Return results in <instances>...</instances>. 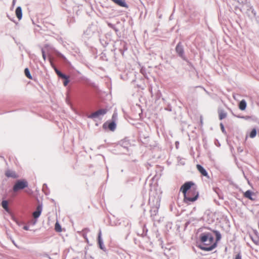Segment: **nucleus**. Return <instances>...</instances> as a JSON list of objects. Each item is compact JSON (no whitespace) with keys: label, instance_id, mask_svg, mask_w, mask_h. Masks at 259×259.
<instances>
[{"label":"nucleus","instance_id":"obj_1","mask_svg":"<svg viewBox=\"0 0 259 259\" xmlns=\"http://www.w3.org/2000/svg\"><path fill=\"white\" fill-rule=\"evenodd\" d=\"M209 231L200 233L196 242L197 246L202 250L211 251L215 248L222 239V234L217 230L207 228Z\"/></svg>","mask_w":259,"mask_h":259},{"label":"nucleus","instance_id":"obj_2","mask_svg":"<svg viewBox=\"0 0 259 259\" xmlns=\"http://www.w3.org/2000/svg\"><path fill=\"white\" fill-rule=\"evenodd\" d=\"M97 33H98L97 26L92 23L90 24L84 31L82 38L86 42L90 39H92Z\"/></svg>","mask_w":259,"mask_h":259},{"label":"nucleus","instance_id":"obj_3","mask_svg":"<svg viewBox=\"0 0 259 259\" xmlns=\"http://www.w3.org/2000/svg\"><path fill=\"white\" fill-rule=\"evenodd\" d=\"M160 199L158 197H155L150 196L149 199V203L150 205L151 209L150 212L151 213V217L152 219H154L155 216L156 215L158 212V209L160 206Z\"/></svg>","mask_w":259,"mask_h":259},{"label":"nucleus","instance_id":"obj_4","mask_svg":"<svg viewBox=\"0 0 259 259\" xmlns=\"http://www.w3.org/2000/svg\"><path fill=\"white\" fill-rule=\"evenodd\" d=\"M197 185L193 181H187L181 186L180 191L184 195L188 193V192H197Z\"/></svg>","mask_w":259,"mask_h":259},{"label":"nucleus","instance_id":"obj_5","mask_svg":"<svg viewBox=\"0 0 259 259\" xmlns=\"http://www.w3.org/2000/svg\"><path fill=\"white\" fill-rule=\"evenodd\" d=\"M28 186V183L25 179L17 180L13 185L12 191L13 192H17L19 191L24 190Z\"/></svg>","mask_w":259,"mask_h":259},{"label":"nucleus","instance_id":"obj_6","mask_svg":"<svg viewBox=\"0 0 259 259\" xmlns=\"http://www.w3.org/2000/svg\"><path fill=\"white\" fill-rule=\"evenodd\" d=\"M198 197L199 192L198 191L192 193L188 192V193L184 195V201L188 204H190L195 201L198 198Z\"/></svg>","mask_w":259,"mask_h":259},{"label":"nucleus","instance_id":"obj_7","mask_svg":"<svg viewBox=\"0 0 259 259\" xmlns=\"http://www.w3.org/2000/svg\"><path fill=\"white\" fill-rule=\"evenodd\" d=\"M243 10L246 9V13L248 16L251 19L254 18H255L256 22L258 23V20L257 19L256 11L253 9V7L251 6L250 2H247L246 4L243 5Z\"/></svg>","mask_w":259,"mask_h":259},{"label":"nucleus","instance_id":"obj_8","mask_svg":"<svg viewBox=\"0 0 259 259\" xmlns=\"http://www.w3.org/2000/svg\"><path fill=\"white\" fill-rule=\"evenodd\" d=\"M116 48L114 49V51L117 50L122 56L124 55V52L127 50V43L122 40H118L115 42Z\"/></svg>","mask_w":259,"mask_h":259},{"label":"nucleus","instance_id":"obj_9","mask_svg":"<svg viewBox=\"0 0 259 259\" xmlns=\"http://www.w3.org/2000/svg\"><path fill=\"white\" fill-rule=\"evenodd\" d=\"M56 73L58 77L63 80V84L64 86L67 87L70 82V76L63 73L59 69H55Z\"/></svg>","mask_w":259,"mask_h":259},{"label":"nucleus","instance_id":"obj_10","mask_svg":"<svg viewBox=\"0 0 259 259\" xmlns=\"http://www.w3.org/2000/svg\"><path fill=\"white\" fill-rule=\"evenodd\" d=\"M175 51L179 57L183 60H186V56L185 54L184 48L181 41H179L175 48Z\"/></svg>","mask_w":259,"mask_h":259},{"label":"nucleus","instance_id":"obj_11","mask_svg":"<svg viewBox=\"0 0 259 259\" xmlns=\"http://www.w3.org/2000/svg\"><path fill=\"white\" fill-rule=\"evenodd\" d=\"M116 128V123L114 120H107L103 124V128L105 131L109 130L111 132H114Z\"/></svg>","mask_w":259,"mask_h":259},{"label":"nucleus","instance_id":"obj_12","mask_svg":"<svg viewBox=\"0 0 259 259\" xmlns=\"http://www.w3.org/2000/svg\"><path fill=\"white\" fill-rule=\"evenodd\" d=\"M55 54L57 57L64 65H65L68 68H70L71 67V64L70 62L63 54L58 51H55Z\"/></svg>","mask_w":259,"mask_h":259},{"label":"nucleus","instance_id":"obj_13","mask_svg":"<svg viewBox=\"0 0 259 259\" xmlns=\"http://www.w3.org/2000/svg\"><path fill=\"white\" fill-rule=\"evenodd\" d=\"M107 111V109H101L89 115L88 117L91 119L99 118L100 116L106 114Z\"/></svg>","mask_w":259,"mask_h":259},{"label":"nucleus","instance_id":"obj_14","mask_svg":"<svg viewBox=\"0 0 259 259\" xmlns=\"http://www.w3.org/2000/svg\"><path fill=\"white\" fill-rule=\"evenodd\" d=\"M119 146L124 149L126 151H128V148L131 146L130 140L126 137L121 141H119L117 146Z\"/></svg>","mask_w":259,"mask_h":259},{"label":"nucleus","instance_id":"obj_15","mask_svg":"<svg viewBox=\"0 0 259 259\" xmlns=\"http://www.w3.org/2000/svg\"><path fill=\"white\" fill-rule=\"evenodd\" d=\"M37 202L39 203V200L38 198L36 199ZM42 210V203H39L37 206L36 210L33 212V216L34 219L37 220L41 214Z\"/></svg>","mask_w":259,"mask_h":259},{"label":"nucleus","instance_id":"obj_16","mask_svg":"<svg viewBox=\"0 0 259 259\" xmlns=\"http://www.w3.org/2000/svg\"><path fill=\"white\" fill-rule=\"evenodd\" d=\"M97 242L99 247L104 251H106L105 246L104 245L103 239L102 238L101 231L100 230L98 234Z\"/></svg>","mask_w":259,"mask_h":259},{"label":"nucleus","instance_id":"obj_17","mask_svg":"<svg viewBox=\"0 0 259 259\" xmlns=\"http://www.w3.org/2000/svg\"><path fill=\"white\" fill-rule=\"evenodd\" d=\"M196 167L199 172L201 174L202 176L205 177L208 179H209L208 172L201 165L198 164L196 165Z\"/></svg>","mask_w":259,"mask_h":259},{"label":"nucleus","instance_id":"obj_18","mask_svg":"<svg viewBox=\"0 0 259 259\" xmlns=\"http://www.w3.org/2000/svg\"><path fill=\"white\" fill-rule=\"evenodd\" d=\"M253 195H255V194L250 190H248L243 193L244 197L250 200H254L255 199L253 197Z\"/></svg>","mask_w":259,"mask_h":259},{"label":"nucleus","instance_id":"obj_19","mask_svg":"<svg viewBox=\"0 0 259 259\" xmlns=\"http://www.w3.org/2000/svg\"><path fill=\"white\" fill-rule=\"evenodd\" d=\"M114 3L116 4L117 5L125 8H128V5L126 4L125 0H111Z\"/></svg>","mask_w":259,"mask_h":259},{"label":"nucleus","instance_id":"obj_20","mask_svg":"<svg viewBox=\"0 0 259 259\" xmlns=\"http://www.w3.org/2000/svg\"><path fill=\"white\" fill-rule=\"evenodd\" d=\"M1 205L4 209L9 213H11V211L10 210L9 206H8V200L5 199L4 198L3 199Z\"/></svg>","mask_w":259,"mask_h":259},{"label":"nucleus","instance_id":"obj_21","mask_svg":"<svg viewBox=\"0 0 259 259\" xmlns=\"http://www.w3.org/2000/svg\"><path fill=\"white\" fill-rule=\"evenodd\" d=\"M5 175L8 178H12L14 179L18 178V175L16 174V172L10 170H7L5 172Z\"/></svg>","mask_w":259,"mask_h":259},{"label":"nucleus","instance_id":"obj_22","mask_svg":"<svg viewBox=\"0 0 259 259\" xmlns=\"http://www.w3.org/2000/svg\"><path fill=\"white\" fill-rule=\"evenodd\" d=\"M15 13L18 20H20L22 18V10L20 6H18L16 8Z\"/></svg>","mask_w":259,"mask_h":259},{"label":"nucleus","instance_id":"obj_23","mask_svg":"<svg viewBox=\"0 0 259 259\" xmlns=\"http://www.w3.org/2000/svg\"><path fill=\"white\" fill-rule=\"evenodd\" d=\"M213 191L218 195L219 199H223L224 195L222 190L218 187H213Z\"/></svg>","mask_w":259,"mask_h":259},{"label":"nucleus","instance_id":"obj_24","mask_svg":"<svg viewBox=\"0 0 259 259\" xmlns=\"http://www.w3.org/2000/svg\"><path fill=\"white\" fill-rule=\"evenodd\" d=\"M247 107V103L244 99L242 100L239 102L238 104L239 109L242 111H244L246 109Z\"/></svg>","mask_w":259,"mask_h":259},{"label":"nucleus","instance_id":"obj_25","mask_svg":"<svg viewBox=\"0 0 259 259\" xmlns=\"http://www.w3.org/2000/svg\"><path fill=\"white\" fill-rule=\"evenodd\" d=\"M99 40L103 47H106L109 44V41L107 40L106 36L103 38H99Z\"/></svg>","mask_w":259,"mask_h":259},{"label":"nucleus","instance_id":"obj_26","mask_svg":"<svg viewBox=\"0 0 259 259\" xmlns=\"http://www.w3.org/2000/svg\"><path fill=\"white\" fill-rule=\"evenodd\" d=\"M219 119L222 120L227 117V113L223 109L218 111Z\"/></svg>","mask_w":259,"mask_h":259},{"label":"nucleus","instance_id":"obj_27","mask_svg":"<svg viewBox=\"0 0 259 259\" xmlns=\"http://www.w3.org/2000/svg\"><path fill=\"white\" fill-rule=\"evenodd\" d=\"M250 237L255 245H259V235H250Z\"/></svg>","mask_w":259,"mask_h":259},{"label":"nucleus","instance_id":"obj_28","mask_svg":"<svg viewBox=\"0 0 259 259\" xmlns=\"http://www.w3.org/2000/svg\"><path fill=\"white\" fill-rule=\"evenodd\" d=\"M147 232L148 229L146 227V225H143L142 226V233L141 234L138 233V235L141 236L142 237H144L147 235Z\"/></svg>","mask_w":259,"mask_h":259},{"label":"nucleus","instance_id":"obj_29","mask_svg":"<svg viewBox=\"0 0 259 259\" xmlns=\"http://www.w3.org/2000/svg\"><path fill=\"white\" fill-rule=\"evenodd\" d=\"M154 96L155 102H156L157 101H158V100H159L161 98L162 96V94L160 91L159 90H157L155 93Z\"/></svg>","mask_w":259,"mask_h":259},{"label":"nucleus","instance_id":"obj_30","mask_svg":"<svg viewBox=\"0 0 259 259\" xmlns=\"http://www.w3.org/2000/svg\"><path fill=\"white\" fill-rule=\"evenodd\" d=\"M107 25L109 27L113 29L116 33L119 31V30L116 27L115 24H113L110 22H107Z\"/></svg>","mask_w":259,"mask_h":259},{"label":"nucleus","instance_id":"obj_31","mask_svg":"<svg viewBox=\"0 0 259 259\" xmlns=\"http://www.w3.org/2000/svg\"><path fill=\"white\" fill-rule=\"evenodd\" d=\"M42 190L46 195H48L50 193V191L47 184H43Z\"/></svg>","mask_w":259,"mask_h":259},{"label":"nucleus","instance_id":"obj_32","mask_svg":"<svg viewBox=\"0 0 259 259\" xmlns=\"http://www.w3.org/2000/svg\"><path fill=\"white\" fill-rule=\"evenodd\" d=\"M257 134V131L255 128H253L251 130L249 133V137L250 138H254L255 137Z\"/></svg>","mask_w":259,"mask_h":259},{"label":"nucleus","instance_id":"obj_33","mask_svg":"<svg viewBox=\"0 0 259 259\" xmlns=\"http://www.w3.org/2000/svg\"><path fill=\"white\" fill-rule=\"evenodd\" d=\"M24 73L25 76L29 79H32V77L30 74L29 69L28 68H26L24 69Z\"/></svg>","mask_w":259,"mask_h":259},{"label":"nucleus","instance_id":"obj_34","mask_svg":"<svg viewBox=\"0 0 259 259\" xmlns=\"http://www.w3.org/2000/svg\"><path fill=\"white\" fill-rule=\"evenodd\" d=\"M55 230L57 232H61L62 231L61 226L57 222L55 225Z\"/></svg>","mask_w":259,"mask_h":259},{"label":"nucleus","instance_id":"obj_35","mask_svg":"<svg viewBox=\"0 0 259 259\" xmlns=\"http://www.w3.org/2000/svg\"><path fill=\"white\" fill-rule=\"evenodd\" d=\"M183 61H185L187 62V65L193 70H195V68L193 64L188 60L187 57L186 58V60H183Z\"/></svg>","mask_w":259,"mask_h":259},{"label":"nucleus","instance_id":"obj_36","mask_svg":"<svg viewBox=\"0 0 259 259\" xmlns=\"http://www.w3.org/2000/svg\"><path fill=\"white\" fill-rule=\"evenodd\" d=\"M237 117L238 118H242V119H244L245 120H248L250 119H252V116H249V115H247V116H242V115H238V116H237Z\"/></svg>","mask_w":259,"mask_h":259},{"label":"nucleus","instance_id":"obj_37","mask_svg":"<svg viewBox=\"0 0 259 259\" xmlns=\"http://www.w3.org/2000/svg\"><path fill=\"white\" fill-rule=\"evenodd\" d=\"M50 62L51 67L53 68L55 72H56L55 69H59L56 67V66L55 65V64L54 63V62L52 61V60L51 59H50Z\"/></svg>","mask_w":259,"mask_h":259},{"label":"nucleus","instance_id":"obj_38","mask_svg":"<svg viewBox=\"0 0 259 259\" xmlns=\"http://www.w3.org/2000/svg\"><path fill=\"white\" fill-rule=\"evenodd\" d=\"M41 52L42 53V58H43L44 60L45 61L46 60L47 56H46L45 51L44 49V48L41 49Z\"/></svg>","mask_w":259,"mask_h":259},{"label":"nucleus","instance_id":"obj_39","mask_svg":"<svg viewBox=\"0 0 259 259\" xmlns=\"http://www.w3.org/2000/svg\"><path fill=\"white\" fill-rule=\"evenodd\" d=\"M220 127H221L222 133L226 135L227 134V132L225 130L224 125L222 123H220Z\"/></svg>","mask_w":259,"mask_h":259},{"label":"nucleus","instance_id":"obj_40","mask_svg":"<svg viewBox=\"0 0 259 259\" xmlns=\"http://www.w3.org/2000/svg\"><path fill=\"white\" fill-rule=\"evenodd\" d=\"M233 259H242V255L240 252L237 253Z\"/></svg>","mask_w":259,"mask_h":259},{"label":"nucleus","instance_id":"obj_41","mask_svg":"<svg viewBox=\"0 0 259 259\" xmlns=\"http://www.w3.org/2000/svg\"><path fill=\"white\" fill-rule=\"evenodd\" d=\"M164 109L165 110H167L168 111H172V107L171 106V105L169 104H168L167 105V106L164 108Z\"/></svg>","mask_w":259,"mask_h":259},{"label":"nucleus","instance_id":"obj_42","mask_svg":"<svg viewBox=\"0 0 259 259\" xmlns=\"http://www.w3.org/2000/svg\"><path fill=\"white\" fill-rule=\"evenodd\" d=\"M11 216L12 220L14 221L15 223L18 221V220L16 218V217L11 212V213H9Z\"/></svg>","mask_w":259,"mask_h":259},{"label":"nucleus","instance_id":"obj_43","mask_svg":"<svg viewBox=\"0 0 259 259\" xmlns=\"http://www.w3.org/2000/svg\"><path fill=\"white\" fill-rule=\"evenodd\" d=\"M16 224L19 226H21L22 224H23L24 222H22V221H20L19 220H18L17 221V222H16Z\"/></svg>","mask_w":259,"mask_h":259},{"label":"nucleus","instance_id":"obj_44","mask_svg":"<svg viewBox=\"0 0 259 259\" xmlns=\"http://www.w3.org/2000/svg\"><path fill=\"white\" fill-rule=\"evenodd\" d=\"M82 236L84 239H85L87 241H88V238L87 237V235L86 233L82 232Z\"/></svg>","mask_w":259,"mask_h":259},{"label":"nucleus","instance_id":"obj_45","mask_svg":"<svg viewBox=\"0 0 259 259\" xmlns=\"http://www.w3.org/2000/svg\"><path fill=\"white\" fill-rule=\"evenodd\" d=\"M90 231V229L88 228H85L83 229L82 231V232H84L85 233H87V232H89Z\"/></svg>","mask_w":259,"mask_h":259},{"label":"nucleus","instance_id":"obj_46","mask_svg":"<svg viewBox=\"0 0 259 259\" xmlns=\"http://www.w3.org/2000/svg\"><path fill=\"white\" fill-rule=\"evenodd\" d=\"M215 144L216 146H217L218 147H220L221 146V144H220L219 140H217V139L215 140Z\"/></svg>","mask_w":259,"mask_h":259},{"label":"nucleus","instance_id":"obj_47","mask_svg":"<svg viewBox=\"0 0 259 259\" xmlns=\"http://www.w3.org/2000/svg\"><path fill=\"white\" fill-rule=\"evenodd\" d=\"M117 117V115L116 113H114L112 115V119L111 120H114L115 121V119H116V118Z\"/></svg>","mask_w":259,"mask_h":259},{"label":"nucleus","instance_id":"obj_48","mask_svg":"<svg viewBox=\"0 0 259 259\" xmlns=\"http://www.w3.org/2000/svg\"><path fill=\"white\" fill-rule=\"evenodd\" d=\"M23 229L26 231L29 230V226L28 225H25L23 226Z\"/></svg>","mask_w":259,"mask_h":259},{"label":"nucleus","instance_id":"obj_49","mask_svg":"<svg viewBox=\"0 0 259 259\" xmlns=\"http://www.w3.org/2000/svg\"><path fill=\"white\" fill-rule=\"evenodd\" d=\"M149 91H150V93L151 94L152 97H153L154 96V95H153V92H152V87L149 88Z\"/></svg>","mask_w":259,"mask_h":259},{"label":"nucleus","instance_id":"obj_50","mask_svg":"<svg viewBox=\"0 0 259 259\" xmlns=\"http://www.w3.org/2000/svg\"><path fill=\"white\" fill-rule=\"evenodd\" d=\"M237 150L238 152H242L243 151V149L241 147H239L237 148Z\"/></svg>","mask_w":259,"mask_h":259},{"label":"nucleus","instance_id":"obj_51","mask_svg":"<svg viewBox=\"0 0 259 259\" xmlns=\"http://www.w3.org/2000/svg\"><path fill=\"white\" fill-rule=\"evenodd\" d=\"M253 233H254V234H252V235H259L258 232L256 230H253Z\"/></svg>","mask_w":259,"mask_h":259},{"label":"nucleus","instance_id":"obj_52","mask_svg":"<svg viewBox=\"0 0 259 259\" xmlns=\"http://www.w3.org/2000/svg\"><path fill=\"white\" fill-rule=\"evenodd\" d=\"M230 111H231V113H232V114L234 116H235V117H237V116L239 115V114H238V115H237V114H235V113L233 112V111H232V110H230Z\"/></svg>","mask_w":259,"mask_h":259},{"label":"nucleus","instance_id":"obj_53","mask_svg":"<svg viewBox=\"0 0 259 259\" xmlns=\"http://www.w3.org/2000/svg\"><path fill=\"white\" fill-rule=\"evenodd\" d=\"M237 9H239L240 10V11H242V10L243 9V7L241 8H239L237 6H236L235 8V10H237Z\"/></svg>","mask_w":259,"mask_h":259},{"label":"nucleus","instance_id":"obj_54","mask_svg":"<svg viewBox=\"0 0 259 259\" xmlns=\"http://www.w3.org/2000/svg\"><path fill=\"white\" fill-rule=\"evenodd\" d=\"M179 144V142L178 141H176V143H175V145H176V147L177 149L178 148V145Z\"/></svg>","mask_w":259,"mask_h":259},{"label":"nucleus","instance_id":"obj_55","mask_svg":"<svg viewBox=\"0 0 259 259\" xmlns=\"http://www.w3.org/2000/svg\"><path fill=\"white\" fill-rule=\"evenodd\" d=\"M230 150H231V152H233V151H234V150L233 147L232 146H230Z\"/></svg>","mask_w":259,"mask_h":259},{"label":"nucleus","instance_id":"obj_56","mask_svg":"<svg viewBox=\"0 0 259 259\" xmlns=\"http://www.w3.org/2000/svg\"><path fill=\"white\" fill-rule=\"evenodd\" d=\"M172 15H173V14H172L170 16V17H169V20H172Z\"/></svg>","mask_w":259,"mask_h":259},{"label":"nucleus","instance_id":"obj_57","mask_svg":"<svg viewBox=\"0 0 259 259\" xmlns=\"http://www.w3.org/2000/svg\"><path fill=\"white\" fill-rule=\"evenodd\" d=\"M37 220L35 219V221L33 223V225H35L37 222Z\"/></svg>","mask_w":259,"mask_h":259},{"label":"nucleus","instance_id":"obj_58","mask_svg":"<svg viewBox=\"0 0 259 259\" xmlns=\"http://www.w3.org/2000/svg\"><path fill=\"white\" fill-rule=\"evenodd\" d=\"M13 5H14L15 4V0H13Z\"/></svg>","mask_w":259,"mask_h":259},{"label":"nucleus","instance_id":"obj_59","mask_svg":"<svg viewBox=\"0 0 259 259\" xmlns=\"http://www.w3.org/2000/svg\"><path fill=\"white\" fill-rule=\"evenodd\" d=\"M51 201H52V202H55V200H54L53 199H51Z\"/></svg>","mask_w":259,"mask_h":259},{"label":"nucleus","instance_id":"obj_60","mask_svg":"<svg viewBox=\"0 0 259 259\" xmlns=\"http://www.w3.org/2000/svg\"><path fill=\"white\" fill-rule=\"evenodd\" d=\"M145 211H146L145 209H144V210H143V213H145Z\"/></svg>","mask_w":259,"mask_h":259},{"label":"nucleus","instance_id":"obj_61","mask_svg":"<svg viewBox=\"0 0 259 259\" xmlns=\"http://www.w3.org/2000/svg\"><path fill=\"white\" fill-rule=\"evenodd\" d=\"M136 81V80H133L132 82Z\"/></svg>","mask_w":259,"mask_h":259},{"label":"nucleus","instance_id":"obj_62","mask_svg":"<svg viewBox=\"0 0 259 259\" xmlns=\"http://www.w3.org/2000/svg\"><path fill=\"white\" fill-rule=\"evenodd\" d=\"M258 136L259 137V132H258Z\"/></svg>","mask_w":259,"mask_h":259}]
</instances>
